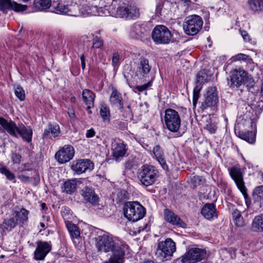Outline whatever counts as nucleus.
I'll return each mask as SVG.
<instances>
[{"mask_svg": "<svg viewBox=\"0 0 263 263\" xmlns=\"http://www.w3.org/2000/svg\"><path fill=\"white\" fill-rule=\"evenodd\" d=\"M27 6L18 4L11 0H0V10L7 13L8 10H14L15 12H21L26 10Z\"/></svg>", "mask_w": 263, "mask_h": 263, "instance_id": "obj_16", "label": "nucleus"}, {"mask_svg": "<svg viewBox=\"0 0 263 263\" xmlns=\"http://www.w3.org/2000/svg\"><path fill=\"white\" fill-rule=\"evenodd\" d=\"M52 248L50 242L39 241L36 242V248L34 252V258L37 260H43Z\"/></svg>", "mask_w": 263, "mask_h": 263, "instance_id": "obj_17", "label": "nucleus"}, {"mask_svg": "<svg viewBox=\"0 0 263 263\" xmlns=\"http://www.w3.org/2000/svg\"><path fill=\"white\" fill-rule=\"evenodd\" d=\"M254 194L256 200L260 203V206L263 207V185L256 187Z\"/></svg>", "mask_w": 263, "mask_h": 263, "instance_id": "obj_38", "label": "nucleus"}, {"mask_svg": "<svg viewBox=\"0 0 263 263\" xmlns=\"http://www.w3.org/2000/svg\"><path fill=\"white\" fill-rule=\"evenodd\" d=\"M206 80L205 74L200 71L197 75L196 86L193 90V104L196 106L200 96V91L202 88L203 84Z\"/></svg>", "mask_w": 263, "mask_h": 263, "instance_id": "obj_19", "label": "nucleus"}, {"mask_svg": "<svg viewBox=\"0 0 263 263\" xmlns=\"http://www.w3.org/2000/svg\"><path fill=\"white\" fill-rule=\"evenodd\" d=\"M164 218L165 221L178 227L184 228L186 224L180 217L170 209H165L163 212Z\"/></svg>", "mask_w": 263, "mask_h": 263, "instance_id": "obj_18", "label": "nucleus"}, {"mask_svg": "<svg viewBox=\"0 0 263 263\" xmlns=\"http://www.w3.org/2000/svg\"><path fill=\"white\" fill-rule=\"evenodd\" d=\"M80 183V181L76 179L68 180L63 183L62 190L67 194H72L76 191L78 183Z\"/></svg>", "mask_w": 263, "mask_h": 263, "instance_id": "obj_27", "label": "nucleus"}, {"mask_svg": "<svg viewBox=\"0 0 263 263\" xmlns=\"http://www.w3.org/2000/svg\"><path fill=\"white\" fill-rule=\"evenodd\" d=\"M22 158L21 155L16 152H12L11 154V159L13 164H20L22 161Z\"/></svg>", "mask_w": 263, "mask_h": 263, "instance_id": "obj_50", "label": "nucleus"}, {"mask_svg": "<svg viewBox=\"0 0 263 263\" xmlns=\"http://www.w3.org/2000/svg\"><path fill=\"white\" fill-rule=\"evenodd\" d=\"M247 3L249 9L254 13L263 11V0H247Z\"/></svg>", "mask_w": 263, "mask_h": 263, "instance_id": "obj_30", "label": "nucleus"}, {"mask_svg": "<svg viewBox=\"0 0 263 263\" xmlns=\"http://www.w3.org/2000/svg\"><path fill=\"white\" fill-rule=\"evenodd\" d=\"M29 213V212L28 210L22 208L19 212H16L15 216L14 217L17 219V222L24 223L28 220Z\"/></svg>", "mask_w": 263, "mask_h": 263, "instance_id": "obj_37", "label": "nucleus"}, {"mask_svg": "<svg viewBox=\"0 0 263 263\" xmlns=\"http://www.w3.org/2000/svg\"><path fill=\"white\" fill-rule=\"evenodd\" d=\"M0 125L4 130L10 135L14 137H17L19 135L23 140L30 143L32 141L33 131L30 126H26L23 124H18V125L13 121H7L3 117H0Z\"/></svg>", "mask_w": 263, "mask_h": 263, "instance_id": "obj_2", "label": "nucleus"}, {"mask_svg": "<svg viewBox=\"0 0 263 263\" xmlns=\"http://www.w3.org/2000/svg\"><path fill=\"white\" fill-rule=\"evenodd\" d=\"M127 13L128 14V17L129 18H137L140 15L139 9L135 6L128 7Z\"/></svg>", "mask_w": 263, "mask_h": 263, "instance_id": "obj_44", "label": "nucleus"}, {"mask_svg": "<svg viewBox=\"0 0 263 263\" xmlns=\"http://www.w3.org/2000/svg\"><path fill=\"white\" fill-rule=\"evenodd\" d=\"M164 3L161 1L159 2L156 6V14L157 16L163 15L165 13V9L164 8Z\"/></svg>", "mask_w": 263, "mask_h": 263, "instance_id": "obj_49", "label": "nucleus"}, {"mask_svg": "<svg viewBox=\"0 0 263 263\" xmlns=\"http://www.w3.org/2000/svg\"><path fill=\"white\" fill-rule=\"evenodd\" d=\"M17 177L23 182H28L30 180L29 177L23 174L18 175Z\"/></svg>", "mask_w": 263, "mask_h": 263, "instance_id": "obj_56", "label": "nucleus"}, {"mask_svg": "<svg viewBox=\"0 0 263 263\" xmlns=\"http://www.w3.org/2000/svg\"><path fill=\"white\" fill-rule=\"evenodd\" d=\"M96 246L100 251L111 252V255L107 261L103 263H123L128 246L117 243L113 238L107 234L98 236L96 238Z\"/></svg>", "mask_w": 263, "mask_h": 263, "instance_id": "obj_1", "label": "nucleus"}, {"mask_svg": "<svg viewBox=\"0 0 263 263\" xmlns=\"http://www.w3.org/2000/svg\"><path fill=\"white\" fill-rule=\"evenodd\" d=\"M201 213L205 218L208 220L217 217L216 206L213 203L205 204L201 209Z\"/></svg>", "mask_w": 263, "mask_h": 263, "instance_id": "obj_25", "label": "nucleus"}, {"mask_svg": "<svg viewBox=\"0 0 263 263\" xmlns=\"http://www.w3.org/2000/svg\"><path fill=\"white\" fill-rule=\"evenodd\" d=\"M118 126L119 128L121 129H125L126 127V124L121 122H119V123L118 124Z\"/></svg>", "mask_w": 263, "mask_h": 263, "instance_id": "obj_59", "label": "nucleus"}, {"mask_svg": "<svg viewBox=\"0 0 263 263\" xmlns=\"http://www.w3.org/2000/svg\"><path fill=\"white\" fill-rule=\"evenodd\" d=\"M245 82L248 90L251 92H254L255 82L253 78L251 76H248L247 74Z\"/></svg>", "mask_w": 263, "mask_h": 263, "instance_id": "obj_41", "label": "nucleus"}, {"mask_svg": "<svg viewBox=\"0 0 263 263\" xmlns=\"http://www.w3.org/2000/svg\"><path fill=\"white\" fill-rule=\"evenodd\" d=\"M119 60V55L115 53L113 54V57L112 58V62L113 64H117L118 63Z\"/></svg>", "mask_w": 263, "mask_h": 263, "instance_id": "obj_58", "label": "nucleus"}, {"mask_svg": "<svg viewBox=\"0 0 263 263\" xmlns=\"http://www.w3.org/2000/svg\"><path fill=\"white\" fill-rule=\"evenodd\" d=\"M14 93L16 97L21 101H23L25 99V92L23 88L20 85L15 87Z\"/></svg>", "mask_w": 263, "mask_h": 263, "instance_id": "obj_42", "label": "nucleus"}, {"mask_svg": "<svg viewBox=\"0 0 263 263\" xmlns=\"http://www.w3.org/2000/svg\"><path fill=\"white\" fill-rule=\"evenodd\" d=\"M232 60L234 62L242 60L245 62H249L250 61H252V59L250 56L243 53H239L235 56H233L232 58Z\"/></svg>", "mask_w": 263, "mask_h": 263, "instance_id": "obj_45", "label": "nucleus"}, {"mask_svg": "<svg viewBox=\"0 0 263 263\" xmlns=\"http://www.w3.org/2000/svg\"><path fill=\"white\" fill-rule=\"evenodd\" d=\"M112 156L116 160L122 158L126 152V145L121 140H115L111 144Z\"/></svg>", "mask_w": 263, "mask_h": 263, "instance_id": "obj_20", "label": "nucleus"}, {"mask_svg": "<svg viewBox=\"0 0 263 263\" xmlns=\"http://www.w3.org/2000/svg\"><path fill=\"white\" fill-rule=\"evenodd\" d=\"M100 114L103 121H109L110 120V110L106 104H102L100 107Z\"/></svg>", "mask_w": 263, "mask_h": 263, "instance_id": "obj_39", "label": "nucleus"}, {"mask_svg": "<svg viewBox=\"0 0 263 263\" xmlns=\"http://www.w3.org/2000/svg\"><path fill=\"white\" fill-rule=\"evenodd\" d=\"M103 41L100 38L97 36L93 40L92 48H99L103 46Z\"/></svg>", "mask_w": 263, "mask_h": 263, "instance_id": "obj_51", "label": "nucleus"}, {"mask_svg": "<svg viewBox=\"0 0 263 263\" xmlns=\"http://www.w3.org/2000/svg\"><path fill=\"white\" fill-rule=\"evenodd\" d=\"M229 209H232V216L235 224L238 227H242L246 225V222L241 215V212L235 208V205L231 204Z\"/></svg>", "mask_w": 263, "mask_h": 263, "instance_id": "obj_26", "label": "nucleus"}, {"mask_svg": "<svg viewBox=\"0 0 263 263\" xmlns=\"http://www.w3.org/2000/svg\"><path fill=\"white\" fill-rule=\"evenodd\" d=\"M16 224L17 219H15L13 217L4 219L1 224V228L4 233H7L11 231L16 227Z\"/></svg>", "mask_w": 263, "mask_h": 263, "instance_id": "obj_33", "label": "nucleus"}, {"mask_svg": "<svg viewBox=\"0 0 263 263\" xmlns=\"http://www.w3.org/2000/svg\"><path fill=\"white\" fill-rule=\"evenodd\" d=\"M42 205V209H43V210H44V209H46V204H45V203H42V205Z\"/></svg>", "mask_w": 263, "mask_h": 263, "instance_id": "obj_64", "label": "nucleus"}, {"mask_svg": "<svg viewBox=\"0 0 263 263\" xmlns=\"http://www.w3.org/2000/svg\"><path fill=\"white\" fill-rule=\"evenodd\" d=\"M124 215L129 221H137L145 214V208L138 201L127 202L123 208Z\"/></svg>", "mask_w": 263, "mask_h": 263, "instance_id": "obj_3", "label": "nucleus"}, {"mask_svg": "<svg viewBox=\"0 0 263 263\" xmlns=\"http://www.w3.org/2000/svg\"><path fill=\"white\" fill-rule=\"evenodd\" d=\"M29 166H30L29 163H24L22 165V166H21L18 168L19 171L23 173L24 172H25L26 171H29L32 170L31 168H29Z\"/></svg>", "mask_w": 263, "mask_h": 263, "instance_id": "obj_54", "label": "nucleus"}, {"mask_svg": "<svg viewBox=\"0 0 263 263\" xmlns=\"http://www.w3.org/2000/svg\"><path fill=\"white\" fill-rule=\"evenodd\" d=\"M127 192L125 190H121L117 194L116 198L117 203H121L127 199Z\"/></svg>", "mask_w": 263, "mask_h": 263, "instance_id": "obj_48", "label": "nucleus"}, {"mask_svg": "<svg viewBox=\"0 0 263 263\" xmlns=\"http://www.w3.org/2000/svg\"><path fill=\"white\" fill-rule=\"evenodd\" d=\"M81 62H85V57L84 54H82L80 57Z\"/></svg>", "mask_w": 263, "mask_h": 263, "instance_id": "obj_62", "label": "nucleus"}, {"mask_svg": "<svg viewBox=\"0 0 263 263\" xmlns=\"http://www.w3.org/2000/svg\"><path fill=\"white\" fill-rule=\"evenodd\" d=\"M60 133V127L57 124H49L47 127L44 129V133L42 135L43 139H46L50 137L51 135L52 137H57Z\"/></svg>", "mask_w": 263, "mask_h": 263, "instance_id": "obj_29", "label": "nucleus"}, {"mask_svg": "<svg viewBox=\"0 0 263 263\" xmlns=\"http://www.w3.org/2000/svg\"><path fill=\"white\" fill-rule=\"evenodd\" d=\"M147 225L146 224L145 226L143 227H139L138 228V232L140 233L141 231H144L146 228Z\"/></svg>", "mask_w": 263, "mask_h": 263, "instance_id": "obj_60", "label": "nucleus"}, {"mask_svg": "<svg viewBox=\"0 0 263 263\" xmlns=\"http://www.w3.org/2000/svg\"><path fill=\"white\" fill-rule=\"evenodd\" d=\"M230 175L235 181L237 187L247 199L248 197L247 190L243 180V175L241 169L236 166L232 167L229 169Z\"/></svg>", "mask_w": 263, "mask_h": 263, "instance_id": "obj_11", "label": "nucleus"}, {"mask_svg": "<svg viewBox=\"0 0 263 263\" xmlns=\"http://www.w3.org/2000/svg\"><path fill=\"white\" fill-rule=\"evenodd\" d=\"M173 37V34L168 28L164 25H157L152 33V38L156 45L169 44Z\"/></svg>", "mask_w": 263, "mask_h": 263, "instance_id": "obj_5", "label": "nucleus"}, {"mask_svg": "<svg viewBox=\"0 0 263 263\" xmlns=\"http://www.w3.org/2000/svg\"><path fill=\"white\" fill-rule=\"evenodd\" d=\"M153 153L162 168L165 171H168V166L165 161L164 152L160 146L159 145L155 146L153 149Z\"/></svg>", "mask_w": 263, "mask_h": 263, "instance_id": "obj_23", "label": "nucleus"}, {"mask_svg": "<svg viewBox=\"0 0 263 263\" xmlns=\"http://www.w3.org/2000/svg\"><path fill=\"white\" fill-rule=\"evenodd\" d=\"M51 0H34L32 8L35 11L46 10L50 7Z\"/></svg>", "mask_w": 263, "mask_h": 263, "instance_id": "obj_31", "label": "nucleus"}, {"mask_svg": "<svg viewBox=\"0 0 263 263\" xmlns=\"http://www.w3.org/2000/svg\"><path fill=\"white\" fill-rule=\"evenodd\" d=\"M252 230L254 232H263V213L254 218Z\"/></svg>", "mask_w": 263, "mask_h": 263, "instance_id": "obj_34", "label": "nucleus"}, {"mask_svg": "<svg viewBox=\"0 0 263 263\" xmlns=\"http://www.w3.org/2000/svg\"><path fill=\"white\" fill-rule=\"evenodd\" d=\"M206 256V251L199 248H192L182 257V261L186 263H195L204 259Z\"/></svg>", "mask_w": 263, "mask_h": 263, "instance_id": "obj_13", "label": "nucleus"}, {"mask_svg": "<svg viewBox=\"0 0 263 263\" xmlns=\"http://www.w3.org/2000/svg\"><path fill=\"white\" fill-rule=\"evenodd\" d=\"M247 72L243 69H235L230 73V78L228 79V84L232 89L238 88L245 82Z\"/></svg>", "mask_w": 263, "mask_h": 263, "instance_id": "obj_12", "label": "nucleus"}, {"mask_svg": "<svg viewBox=\"0 0 263 263\" xmlns=\"http://www.w3.org/2000/svg\"><path fill=\"white\" fill-rule=\"evenodd\" d=\"M176 251V245L171 238H167L164 241H160L155 252L156 257L160 260L166 259L167 257L172 256Z\"/></svg>", "mask_w": 263, "mask_h": 263, "instance_id": "obj_6", "label": "nucleus"}, {"mask_svg": "<svg viewBox=\"0 0 263 263\" xmlns=\"http://www.w3.org/2000/svg\"><path fill=\"white\" fill-rule=\"evenodd\" d=\"M205 128L211 134H215L216 132L217 127L216 123L214 122H212L211 119L207 121V124H206V126Z\"/></svg>", "mask_w": 263, "mask_h": 263, "instance_id": "obj_47", "label": "nucleus"}, {"mask_svg": "<svg viewBox=\"0 0 263 263\" xmlns=\"http://www.w3.org/2000/svg\"><path fill=\"white\" fill-rule=\"evenodd\" d=\"M203 25L202 18L197 15H192L186 17L183 28L185 33L189 35L196 34Z\"/></svg>", "mask_w": 263, "mask_h": 263, "instance_id": "obj_7", "label": "nucleus"}, {"mask_svg": "<svg viewBox=\"0 0 263 263\" xmlns=\"http://www.w3.org/2000/svg\"><path fill=\"white\" fill-rule=\"evenodd\" d=\"M151 70V66L149 64V61L145 58H141L137 68V72L140 79H146L149 78V73Z\"/></svg>", "mask_w": 263, "mask_h": 263, "instance_id": "obj_22", "label": "nucleus"}, {"mask_svg": "<svg viewBox=\"0 0 263 263\" xmlns=\"http://www.w3.org/2000/svg\"><path fill=\"white\" fill-rule=\"evenodd\" d=\"M94 164L89 159H80L73 162L71 168L76 174H81L93 169Z\"/></svg>", "mask_w": 263, "mask_h": 263, "instance_id": "obj_15", "label": "nucleus"}, {"mask_svg": "<svg viewBox=\"0 0 263 263\" xmlns=\"http://www.w3.org/2000/svg\"><path fill=\"white\" fill-rule=\"evenodd\" d=\"M0 173L4 175L6 178L9 180H13L15 179V176L13 173L7 168L6 166H1L0 167Z\"/></svg>", "mask_w": 263, "mask_h": 263, "instance_id": "obj_43", "label": "nucleus"}, {"mask_svg": "<svg viewBox=\"0 0 263 263\" xmlns=\"http://www.w3.org/2000/svg\"><path fill=\"white\" fill-rule=\"evenodd\" d=\"M154 80V78L152 77L150 80H148V82L142 85H137L135 86V89L137 90L139 92H142L146 90L152 85V82Z\"/></svg>", "mask_w": 263, "mask_h": 263, "instance_id": "obj_46", "label": "nucleus"}, {"mask_svg": "<svg viewBox=\"0 0 263 263\" xmlns=\"http://www.w3.org/2000/svg\"><path fill=\"white\" fill-rule=\"evenodd\" d=\"M122 112H124L123 116H124L126 118L130 117V116H132V110L130 109V106L129 105H128L126 108H123Z\"/></svg>", "mask_w": 263, "mask_h": 263, "instance_id": "obj_53", "label": "nucleus"}, {"mask_svg": "<svg viewBox=\"0 0 263 263\" xmlns=\"http://www.w3.org/2000/svg\"><path fill=\"white\" fill-rule=\"evenodd\" d=\"M70 213L71 211L68 208L65 207L62 211V215L65 221L68 220V219H70V217L71 216Z\"/></svg>", "mask_w": 263, "mask_h": 263, "instance_id": "obj_52", "label": "nucleus"}, {"mask_svg": "<svg viewBox=\"0 0 263 263\" xmlns=\"http://www.w3.org/2000/svg\"><path fill=\"white\" fill-rule=\"evenodd\" d=\"M164 122L166 127L171 132H177L181 125V119L175 109L167 108L165 110Z\"/></svg>", "mask_w": 263, "mask_h": 263, "instance_id": "obj_8", "label": "nucleus"}, {"mask_svg": "<svg viewBox=\"0 0 263 263\" xmlns=\"http://www.w3.org/2000/svg\"><path fill=\"white\" fill-rule=\"evenodd\" d=\"M148 30L145 26L140 23H135L132 27L130 35L133 38L140 40L147 36Z\"/></svg>", "mask_w": 263, "mask_h": 263, "instance_id": "obj_21", "label": "nucleus"}, {"mask_svg": "<svg viewBox=\"0 0 263 263\" xmlns=\"http://www.w3.org/2000/svg\"><path fill=\"white\" fill-rule=\"evenodd\" d=\"M81 66H82V68L83 69H85V62H81Z\"/></svg>", "mask_w": 263, "mask_h": 263, "instance_id": "obj_63", "label": "nucleus"}, {"mask_svg": "<svg viewBox=\"0 0 263 263\" xmlns=\"http://www.w3.org/2000/svg\"><path fill=\"white\" fill-rule=\"evenodd\" d=\"M95 94L90 90L85 89L82 92V98L86 105H87V109L91 108L93 105Z\"/></svg>", "mask_w": 263, "mask_h": 263, "instance_id": "obj_32", "label": "nucleus"}, {"mask_svg": "<svg viewBox=\"0 0 263 263\" xmlns=\"http://www.w3.org/2000/svg\"><path fill=\"white\" fill-rule=\"evenodd\" d=\"M159 177L158 170L154 166L144 165L138 173V178L141 183L145 186L153 185Z\"/></svg>", "mask_w": 263, "mask_h": 263, "instance_id": "obj_4", "label": "nucleus"}, {"mask_svg": "<svg viewBox=\"0 0 263 263\" xmlns=\"http://www.w3.org/2000/svg\"><path fill=\"white\" fill-rule=\"evenodd\" d=\"M96 132L94 129L91 128L86 131V137L87 138H92L95 135Z\"/></svg>", "mask_w": 263, "mask_h": 263, "instance_id": "obj_57", "label": "nucleus"}, {"mask_svg": "<svg viewBox=\"0 0 263 263\" xmlns=\"http://www.w3.org/2000/svg\"><path fill=\"white\" fill-rule=\"evenodd\" d=\"M240 32L243 40L246 42H249L250 41V36L247 31L240 30Z\"/></svg>", "mask_w": 263, "mask_h": 263, "instance_id": "obj_55", "label": "nucleus"}, {"mask_svg": "<svg viewBox=\"0 0 263 263\" xmlns=\"http://www.w3.org/2000/svg\"><path fill=\"white\" fill-rule=\"evenodd\" d=\"M74 155V148L70 145H65L56 153L55 158L59 163L63 164L71 160Z\"/></svg>", "mask_w": 263, "mask_h": 263, "instance_id": "obj_14", "label": "nucleus"}, {"mask_svg": "<svg viewBox=\"0 0 263 263\" xmlns=\"http://www.w3.org/2000/svg\"><path fill=\"white\" fill-rule=\"evenodd\" d=\"M218 103V97L217 96L216 87H209L207 89L204 100L202 102L200 109L204 110L208 107L215 108Z\"/></svg>", "mask_w": 263, "mask_h": 263, "instance_id": "obj_10", "label": "nucleus"}, {"mask_svg": "<svg viewBox=\"0 0 263 263\" xmlns=\"http://www.w3.org/2000/svg\"><path fill=\"white\" fill-rule=\"evenodd\" d=\"M110 102L111 104L117 106L121 112L123 110V103L121 94L116 89L112 90L110 96Z\"/></svg>", "mask_w": 263, "mask_h": 263, "instance_id": "obj_28", "label": "nucleus"}, {"mask_svg": "<svg viewBox=\"0 0 263 263\" xmlns=\"http://www.w3.org/2000/svg\"><path fill=\"white\" fill-rule=\"evenodd\" d=\"M114 5H109L108 7L105 6L104 8H99L98 9V15H110L116 17L128 18L127 13L128 7H118L116 9L113 8Z\"/></svg>", "mask_w": 263, "mask_h": 263, "instance_id": "obj_9", "label": "nucleus"}, {"mask_svg": "<svg viewBox=\"0 0 263 263\" xmlns=\"http://www.w3.org/2000/svg\"><path fill=\"white\" fill-rule=\"evenodd\" d=\"M55 10L61 13L66 14L69 15H72L71 13V9L68 5H65L62 3H59L55 7Z\"/></svg>", "mask_w": 263, "mask_h": 263, "instance_id": "obj_40", "label": "nucleus"}, {"mask_svg": "<svg viewBox=\"0 0 263 263\" xmlns=\"http://www.w3.org/2000/svg\"><path fill=\"white\" fill-rule=\"evenodd\" d=\"M81 194L84 199L92 204H96L99 201V197L91 188L85 186L81 191Z\"/></svg>", "mask_w": 263, "mask_h": 263, "instance_id": "obj_24", "label": "nucleus"}, {"mask_svg": "<svg viewBox=\"0 0 263 263\" xmlns=\"http://www.w3.org/2000/svg\"><path fill=\"white\" fill-rule=\"evenodd\" d=\"M238 136L251 144L255 141V134L252 131H239Z\"/></svg>", "mask_w": 263, "mask_h": 263, "instance_id": "obj_36", "label": "nucleus"}, {"mask_svg": "<svg viewBox=\"0 0 263 263\" xmlns=\"http://www.w3.org/2000/svg\"><path fill=\"white\" fill-rule=\"evenodd\" d=\"M117 2V0H110L107 3L108 4H111V5H116L115 3Z\"/></svg>", "mask_w": 263, "mask_h": 263, "instance_id": "obj_61", "label": "nucleus"}, {"mask_svg": "<svg viewBox=\"0 0 263 263\" xmlns=\"http://www.w3.org/2000/svg\"><path fill=\"white\" fill-rule=\"evenodd\" d=\"M66 228L72 238H78L80 232L77 226L69 220L65 221Z\"/></svg>", "mask_w": 263, "mask_h": 263, "instance_id": "obj_35", "label": "nucleus"}]
</instances>
